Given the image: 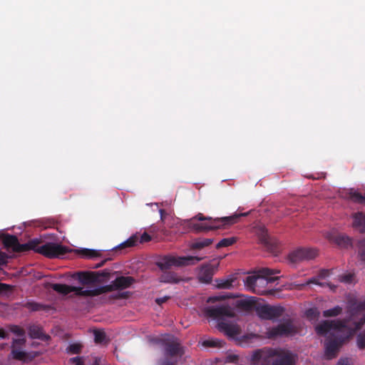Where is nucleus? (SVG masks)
Returning a JSON list of instances; mask_svg holds the SVG:
<instances>
[{
  "label": "nucleus",
  "instance_id": "obj_1",
  "mask_svg": "<svg viewBox=\"0 0 365 365\" xmlns=\"http://www.w3.org/2000/svg\"><path fill=\"white\" fill-rule=\"evenodd\" d=\"M346 320H324L316 327V331L319 335L330 334L324 341L325 359L331 360L338 356V353L343 344L349 338V335L344 336L341 331L347 327Z\"/></svg>",
  "mask_w": 365,
  "mask_h": 365
},
{
  "label": "nucleus",
  "instance_id": "obj_2",
  "mask_svg": "<svg viewBox=\"0 0 365 365\" xmlns=\"http://www.w3.org/2000/svg\"><path fill=\"white\" fill-rule=\"evenodd\" d=\"M295 356L289 351L264 347L253 351L251 365H295Z\"/></svg>",
  "mask_w": 365,
  "mask_h": 365
},
{
  "label": "nucleus",
  "instance_id": "obj_3",
  "mask_svg": "<svg viewBox=\"0 0 365 365\" xmlns=\"http://www.w3.org/2000/svg\"><path fill=\"white\" fill-rule=\"evenodd\" d=\"M153 341L161 347L163 354V357L158 359L157 365H178L185 351L177 337L167 335L162 338H155Z\"/></svg>",
  "mask_w": 365,
  "mask_h": 365
},
{
  "label": "nucleus",
  "instance_id": "obj_4",
  "mask_svg": "<svg viewBox=\"0 0 365 365\" xmlns=\"http://www.w3.org/2000/svg\"><path fill=\"white\" fill-rule=\"evenodd\" d=\"M249 212H242L228 217L212 218L198 213L189 220V226L196 232L220 229L237 223L241 217L247 216Z\"/></svg>",
  "mask_w": 365,
  "mask_h": 365
},
{
  "label": "nucleus",
  "instance_id": "obj_5",
  "mask_svg": "<svg viewBox=\"0 0 365 365\" xmlns=\"http://www.w3.org/2000/svg\"><path fill=\"white\" fill-rule=\"evenodd\" d=\"M115 279L113 280L110 284L99 287L94 289H83L81 287L69 286L64 284H52L51 288L58 293L63 295L74 292L76 295L82 297H95L102 294L103 293L113 292L117 290L118 287L115 286Z\"/></svg>",
  "mask_w": 365,
  "mask_h": 365
},
{
  "label": "nucleus",
  "instance_id": "obj_6",
  "mask_svg": "<svg viewBox=\"0 0 365 365\" xmlns=\"http://www.w3.org/2000/svg\"><path fill=\"white\" fill-rule=\"evenodd\" d=\"M279 273V270L269 268H262L258 270L257 275L247 276L244 280L247 289L259 295H267L271 290L262 289L258 287V282H265L264 277Z\"/></svg>",
  "mask_w": 365,
  "mask_h": 365
},
{
  "label": "nucleus",
  "instance_id": "obj_7",
  "mask_svg": "<svg viewBox=\"0 0 365 365\" xmlns=\"http://www.w3.org/2000/svg\"><path fill=\"white\" fill-rule=\"evenodd\" d=\"M202 259L203 257L192 256L175 257L168 255L158 260L156 262V265L163 272L169 270L173 266L181 267L195 264Z\"/></svg>",
  "mask_w": 365,
  "mask_h": 365
},
{
  "label": "nucleus",
  "instance_id": "obj_8",
  "mask_svg": "<svg viewBox=\"0 0 365 365\" xmlns=\"http://www.w3.org/2000/svg\"><path fill=\"white\" fill-rule=\"evenodd\" d=\"M297 333L298 328L291 319L273 327L267 331L268 337L270 339H274L278 336H292Z\"/></svg>",
  "mask_w": 365,
  "mask_h": 365
},
{
  "label": "nucleus",
  "instance_id": "obj_9",
  "mask_svg": "<svg viewBox=\"0 0 365 365\" xmlns=\"http://www.w3.org/2000/svg\"><path fill=\"white\" fill-rule=\"evenodd\" d=\"M68 252V248L67 247L54 242H47L42 245H38V250H36L37 253L51 259L61 257Z\"/></svg>",
  "mask_w": 365,
  "mask_h": 365
},
{
  "label": "nucleus",
  "instance_id": "obj_10",
  "mask_svg": "<svg viewBox=\"0 0 365 365\" xmlns=\"http://www.w3.org/2000/svg\"><path fill=\"white\" fill-rule=\"evenodd\" d=\"M317 256V250L309 247H299L292 251L288 255L291 263L297 264L305 260L314 259Z\"/></svg>",
  "mask_w": 365,
  "mask_h": 365
},
{
  "label": "nucleus",
  "instance_id": "obj_11",
  "mask_svg": "<svg viewBox=\"0 0 365 365\" xmlns=\"http://www.w3.org/2000/svg\"><path fill=\"white\" fill-rule=\"evenodd\" d=\"M285 309L281 306L262 304L256 307V312L259 318L266 320H273L280 317Z\"/></svg>",
  "mask_w": 365,
  "mask_h": 365
},
{
  "label": "nucleus",
  "instance_id": "obj_12",
  "mask_svg": "<svg viewBox=\"0 0 365 365\" xmlns=\"http://www.w3.org/2000/svg\"><path fill=\"white\" fill-rule=\"evenodd\" d=\"M205 316L214 319H222L224 317H233L234 312L228 305H221L219 307H208L204 309Z\"/></svg>",
  "mask_w": 365,
  "mask_h": 365
},
{
  "label": "nucleus",
  "instance_id": "obj_13",
  "mask_svg": "<svg viewBox=\"0 0 365 365\" xmlns=\"http://www.w3.org/2000/svg\"><path fill=\"white\" fill-rule=\"evenodd\" d=\"M219 266V262L215 263H207L202 265L198 272L199 281L203 283H210L212 277L215 272L217 270Z\"/></svg>",
  "mask_w": 365,
  "mask_h": 365
},
{
  "label": "nucleus",
  "instance_id": "obj_14",
  "mask_svg": "<svg viewBox=\"0 0 365 365\" xmlns=\"http://www.w3.org/2000/svg\"><path fill=\"white\" fill-rule=\"evenodd\" d=\"M217 328L219 331L232 339H235L241 334V328L239 325L234 323L223 321L219 322Z\"/></svg>",
  "mask_w": 365,
  "mask_h": 365
},
{
  "label": "nucleus",
  "instance_id": "obj_15",
  "mask_svg": "<svg viewBox=\"0 0 365 365\" xmlns=\"http://www.w3.org/2000/svg\"><path fill=\"white\" fill-rule=\"evenodd\" d=\"M38 244H40V242L37 239L31 240L27 243L24 244H20L19 242H18L15 252H25L29 250H34L35 252H36Z\"/></svg>",
  "mask_w": 365,
  "mask_h": 365
},
{
  "label": "nucleus",
  "instance_id": "obj_16",
  "mask_svg": "<svg viewBox=\"0 0 365 365\" xmlns=\"http://www.w3.org/2000/svg\"><path fill=\"white\" fill-rule=\"evenodd\" d=\"M73 278L78 279L82 284H88L96 280V277L91 272H76L73 275Z\"/></svg>",
  "mask_w": 365,
  "mask_h": 365
},
{
  "label": "nucleus",
  "instance_id": "obj_17",
  "mask_svg": "<svg viewBox=\"0 0 365 365\" xmlns=\"http://www.w3.org/2000/svg\"><path fill=\"white\" fill-rule=\"evenodd\" d=\"M159 280L160 282L163 283L177 284L181 279L175 272L168 270L163 271V274L159 277Z\"/></svg>",
  "mask_w": 365,
  "mask_h": 365
},
{
  "label": "nucleus",
  "instance_id": "obj_18",
  "mask_svg": "<svg viewBox=\"0 0 365 365\" xmlns=\"http://www.w3.org/2000/svg\"><path fill=\"white\" fill-rule=\"evenodd\" d=\"M135 282V279L133 277L120 276L116 277L115 286L118 289H124L130 287Z\"/></svg>",
  "mask_w": 365,
  "mask_h": 365
},
{
  "label": "nucleus",
  "instance_id": "obj_19",
  "mask_svg": "<svg viewBox=\"0 0 365 365\" xmlns=\"http://www.w3.org/2000/svg\"><path fill=\"white\" fill-rule=\"evenodd\" d=\"M353 227L361 232H365V215L362 212H356L353 216Z\"/></svg>",
  "mask_w": 365,
  "mask_h": 365
},
{
  "label": "nucleus",
  "instance_id": "obj_20",
  "mask_svg": "<svg viewBox=\"0 0 365 365\" xmlns=\"http://www.w3.org/2000/svg\"><path fill=\"white\" fill-rule=\"evenodd\" d=\"M2 242L6 249H11L15 252L19 240L15 235L6 234L3 237Z\"/></svg>",
  "mask_w": 365,
  "mask_h": 365
},
{
  "label": "nucleus",
  "instance_id": "obj_21",
  "mask_svg": "<svg viewBox=\"0 0 365 365\" xmlns=\"http://www.w3.org/2000/svg\"><path fill=\"white\" fill-rule=\"evenodd\" d=\"M238 307L245 310V311H251L254 308L256 309V298L255 297H250L248 299H244L237 301Z\"/></svg>",
  "mask_w": 365,
  "mask_h": 365
},
{
  "label": "nucleus",
  "instance_id": "obj_22",
  "mask_svg": "<svg viewBox=\"0 0 365 365\" xmlns=\"http://www.w3.org/2000/svg\"><path fill=\"white\" fill-rule=\"evenodd\" d=\"M236 277L233 275L230 276L227 279H217V287L219 289H231L233 287V283L235 281Z\"/></svg>",
  "mask_w": 365,
  "mask_h": 365
},
{
  "label": "nucleus",
  "instance_id": "obj_23",
  "mask_svg": "<svg viewBox=\"0 0 365 365\" xmlns=\"http://www.w3.org/2000/svg\"><path fill=\"white\" fill-rule=\"evenodd\" d=\"M213 242L211 238H199L193 242L191 245L192 250H200L210 245Z\"/></svg>",
  "mask_w": 365,
  "mask_h": 365
},
{
  "label": "nucleus",
  "instance_id": "obj_24",
  "mask_svg": "<svg viewBox=\"0 0 365 365\" xmlns=\"http://www.w3.org/2000/svg\"><path fill=\"white\" fill-rule=\"evenodd\" d=\"M333 241L342 247H348L351 245V238L344 235H337L333 238Z\"/></svg>",
  "mask_w": 365,
  "mask_h": 365
},
{
  "label": "nucleus",
  "instance_id": "obj_25",
  "mask_svg": "<svg viewBox=\"0 0 365 365\" xmlns=\"http://www.w3.org/2000/svg\"><path fill=\"white\" fill-rule=\"evenodd\" d=\"M94 341L96 344H108L109 339H107L106 334L103 330H94Z\"/></svg>",
  "mask_w": 365,
  "mask_h": 365
},
{
  "label": "nucleus",
  "instance_id": "obj_26",
  "mask_svg": "<svg viewBox=\"0 0 365 365\" xmlns=\"http://www.w3.org/2000/svg\"><path fill=\"white\" fill-rule=\"evenodd\" d=\"M29 334L32 339H41L43 336V331L39 326L33 324L29 327Z\"/></svg>",
  "mask_w": 365,
  "mask_h": 365
},
{
  "label": "nucleus",
  "instance_id": "obj_27",
  "mask_svg": "<svg viewBox=\"0 0 365 365\" xmlns=\"http://www.w3.org/2000/svg\"><path fill=\"white\" fill-rule=\"evenodd\" d=\"M224 341L217 339H210L204 340L202 345L205 347L221 348L223 346Z\"/></svg>",
  "mask_w": 365,
  "mask_h": 365
},
{
  "label": "nucleus",
  "instance_id": "obj_28",
  "mask_svg": "<svg viewBox=\"0 0 365 365\" xmlns=\"http://www.w3.org/2000/svg\"><path fill=\"white\" fill-rule=\"evenodd\" d=\"M138 237L137 235H133L129 237L127 240L122 242L118 247V249H124L128 247H132L138 245Z\"/></svg>",
  "mask_w": 365,
  "mask_h": 365
},
{
  "label": "nucleus",
  "instance_id": "obj_29",
  "mask_svg": "<svg viewBox=\"0 0 365 365\" xmlns=\"http://www.w3.org/2000/svg\"><path fill=\"white\" fill-rule=\"evenodd\" d=\"M78 252L84 258L92 259L100 255L98 251L83 248L78 251Z\"/></svg>",
  "mask_w": 365,
  "mask_h": 365
},
{
  "label": "nucleus",
  "instance_id": "obj_30",
  "mask_svg": "<svg viewBox=\"0 0 365 365\" xmlns=\"http://www.w3.org/2000/svg\"><path fill=\"white\" fill-rule=\"evenodd\" d=\"M24 307L32 312L40 311L46 309L45 305L34 302H27L24 304Z\"/></svg>",
  "mask_w": 365,
  "mask_h": 365
},
{
  "label": "nucleus",
  "instance_id": "obj_31",
  "mask_svg": "<svg viewBox=\"0 0 365 365\" xmlns=\"http://www.w3.org/2000/svg\"><path fill=\"white\" fill-rule=\"evenodd\" d=\"M342 312V308L339 306H336L334 308L324 310L323 312V316L324 317H332L339 315Z\"/></svg>",
  "mask_w": 365,
  "mask_h": 365
},
{
  "label": "nucleus",
  "instance_id": "obj_32",
  "mask_svg": "<svg viewBox=\"0 0 365 365\" xmlns=\"http://www.w3.org/2000/svg\"><path fill=\"white\" fill-rule=\"evenodd\" d=\"M11 354L13 355L14 359L19 361H25L27 356L26 352L21 349H19L16 347L12 348Z\"/></svg>",
  "mask_w": 365,
  "mask_h": 365
},
{
  "label": "nucleus",
  "instance_id": "obj_33",
  "mask_svg": "<svg viewBox=\"0 0 365 365\" xmlns=\"http://www.w3.org/2000/svg\"><path fill=\"white\" fill-rule=\"evenodd\" d=\"M236 242L235 237L223 238L217 245L216 248L220 249L221 247H229L233 245Z\"/></svg>",
  "mask_w": 365,
  "mask_h": 365
},
{
  "label": "nucleus",
  "instance_id": "obj_34",
  "mask_svg": "<svg viewBox=\"0 0 365 365\" xmlns=\"http://www.w3.org/2000/svg\"><path fill=\"white\" fill-rule=\"evenodd\" d=\"M82 345L78 343H73L70 344L66 348L67 353L72 354H79L81 351Z\"/></svg>",
  "mask_w": 365,
  "mask_h": 365
},
{
  "label": "nucleus",
  "instance_id": "obj_35",
  "mask_svg": "<svg viewBox=\"0 0 365 365\" xmlns=\"http://www.w3.org/2000/svg\"><path fill=\"white\" fill-rule=\"evenodd\" d=\"M356 345L361 350L365 349V329L357 335Z\"/></svg>",
  "mask_w": 365,
  "mask_h": 365
},
{
  "label": "nucleus",
  "instance_id": "obj_36",
  "mask_svg": "<svg viewBox=\"0 0 365 365\" xmlns=\"http://www.w3.org/2000/svg\"><path fill=\"white\" fill-rule=\"evenodd\" d=\"M9 331L19 336H24L25 331L23 328L18 325H10Z\"/></svg>",
  "mask_w": 365,
  "mask_h": 365
},
{
  "label": "nucleus",
  "instance_id": "obj_37",
  "mask_svg": "<svg viewBox=\"0 0 365 365\" xmlns=\"http://www.w3.org/2000/svg\"><path fill=\"white\" fill-rule=\"evenodd\" d=\"M351 199L352 201L365 205V195H362L359 192H354L351 195Z\"/></svg>",
  "mask_w": 365,
  "mask_h": 365
},
{
  "label": "nucleus",
  "instance_id": "obj_38",
  "mask_svg": "<svg viewBox=\"0 0 365 365\" xmlns=\"http://www.w3.org/2000/svg\"><path fill=\"white\" fill-rule=\"evenodd\" d=\"M359 256L361 261L365 262V239L359 242Z\"/></svg>",
  "mask_w": 365,
  "mask_h": 365
},
{
  "label": "nucleus",
  "instance_id": "obj_39",
  "mask_svg": "<svg viewBox=\"0 0 365 365\" xmlns=\"http://www.w3.org/2000/svg\"><path fill=\"white\" fill-rule=\"evenodd\" d=\"M277 279H278L277 277H272V275L265 277H264L265 282H258V287L262 289V286L267 284L268 283H272Z\"/></svg>",
  "mask_w": 365,
  "mask_h": 365
},
{
  "label": "nucleus",
  "instance_id": "obj_40",
  "mask_svg": "<svg viewBox=\"0 0 365 365\" xmlns=\"http://www.w3.org/2000/svg\"><path fill=\"white\" fill-rule=\"evenodd\" d=\"M314 284L319 285L320 287H324L325 286V283H322V282H319L318 277H312V278L309 279L306 282V284Z\"/></svg>",
  "mask_w": 365,
  "mask_h": 365
},
{
  "label": "nucleus",
  "instance_id": "obj_41",
  "mask_svg": "<svg viewBox=\"0 0 365 365\" xmlns=\"http://www.w3.org/2000/svg\"><path fill=\"white\" fill-rule=\"evenodd\" d=\"M354 275L351 274H346L341 276V281L346 283H351L353 280Z\"/></svg>",
  "mask_w": 365,
  "mask_h": 365
},
{
  "label": "nucleus",
  "instance_id": "obj_42",
  "mask_svg": "<svg viewBox=\"0 0 365 365\" xmlns=\"http://www.w3.org/2000/svg\"><path fill=\"white\" fill-rule=\"evenodd\" d=\"M151 240V237L147 232H144L141 235L140 239L138 238V242L140 243L147 242Z\"/></svg>",
  "mask_w": 365,
  "mask_h": 365
},
{
  "label": "nucleus",
  "instance_id": "obj_43",
  "mask_svg": "<svg viewBox=\"0 0 365 365\" xmlns=\"http://www.w3.org/2000/svg\"><path fill=\"white\" fill-rule=\"evenodd\" d=\"M365 324V314H363L360 319L355 323V329L359 330Z\"/></svg>",
  "mask_w": 365,
  "mask_h": 365
},
{
  "label": "nucleus",
  "instance_id": "obj_44",
  "mask_svg": "<svg viewBox=\"0 0 365 365\" xmlns=\"http://www.w3.org/2000/svg\"><path fill=\"white\" fill-rule=\"evenodd\" d=\"M21 337L22 338H21V339H14L12 348L16 347V346H22L25 344V342H26L25 338L24 336H21Z\"/></svg>",
  "mask_w": 365,
  "mask_h": 365
},
{
  "label": "nucleus",
  "instance_id": "obj_45",
  "mask_svg": "<svg viewBox=\"0 0 365 365\" xmlns=\"http://www.w3.org/2000/svg\"><path fill=\"white\" fill-rule=\"evenodd\" d=\"M70 361L73 364H75V365H84L83 361L81 360V358L78 356L70 359Z\"/></svg>",
  "mask_w": 365,
  "mask_h": 365
},
{
  "label": "nucleus",
  "instance_id": "obj_46",
  "mask_svg": "<svg viewBox=\"0 0 365 365\" xmlns=\"http://www.w3.org/2000/svg\"><path fill=\"white\" fill-rule=\"evenodd\" d=\"M7 262L6 255L0 251V265L5 264Z\"/></svg>",
  "mask_w": 365,
  "mask_h": 365
},
{
  "label": "nucleus",
  "instance_id": "obj_47",
  "mask_svg": "<svg viewBox=\"0 0 365 365\" xmlns=\"http://www.w3.org/2000/svg\"><path fill=\"white\" fill-rule=\"evenodd\" d=\"M329 271L328 269H322L319 272V273L318 274V277L320 279H324V278L327 277V276H329Z\"/></svg>",
  "mask_w": 365,
  "mask_h": 365
},
{
  "label": "nucleus",
  "instance_id": "obj_48",
  "mask_svg": "<svg viewBox=\"0 0 365 365\" xmlns=\"http://www.w3.org/2000/svg\"><path fill=\"white\" fill-rule=\"evenodd\" d=\"M261 240H262V242L263 244H264L265 245H269V237H268L267 233L262 234V237H261Z\"/></svg>",
  "mask_w": 365,
  "mask_h": 365
},
{
  "label": "nucleus",
  "instance_id": "obj_49",
  "mask_svg": "<svg viewBox=\"0 0 365 365\" xmlns=\"http://www.w3.org/2000/svg\"><path fill=\"white\" fill-rule=\"evenodd\" d=\"M169 298H170L169 297H160V298H157L155 299V302L158 304L161 305L162 304L166 302Z\"/></svg>",
  "mask_w": 365,
  "mask_h": 365
},
{
  "label": "nucleus",
  "instance_id": "obj_50",
  "mask_svg": "<svg viewBox=\"0 0 365 365\" xmlns=\"http://www.w3.org/2000/svg\"><path fill=\"white\" fill-rule=\"evenodd\" d=\"M336 365H349V360L348 358L340 359Z\"/></svg>",
  "mask_w": 365,
  "mask_h": 365
},
{
  "label": "nucleus",
  "instance_id": "obj_51",
  "mask_svg": "<svg viewBox=\"0 0 365 365\" xmlns=\"http://www.w3.org/2000/svg\"><path fill=\"white\" fill-rule=\"evenodd\" d=\"M11 287L6 284L0 283V292H6L9 290Z\"/></svg>",
  "mask_w": 365,
  "mask_h": 365
},
{
  "label": "nucleus",
  "instance_id": "obj_52",
  "mask_svg": "<svg viewBox=\"0 0 365 365\" xmlns=\"http://www.w3.org/2000/svg\"><path fill=\"white\" fill-rule=\"evenodd\" d=\"M8 336L9 334L6 332V331L4 329L0 328V338L6 339L8 338Z\"/></svg>",
  "mask_w": 365,
  "mask_h": 365
},
{
  "label": "nucleus",
  "instance_id": "obj_53",
  "mask_svg": "<svg viewBox=\"0 0 365 365\" xmlns=\"http://www.w3.org/2000/svg\"><path fill=\"white\" fill-rule=\"evenodd\" d=\"M357 309L359 311H364L365 310V300L362 302H360L358 305H357Z\"/></svg>",
  "mask_w": 365,
  "mask_h": 365
},
{
  "label": "nucleus",
  "instance_id": "obj_54",
  "mask_svg": "<svg viewBox=\"0 0 365 365\" xmlns=\"http://www.w3.org/2000/svg\"><path fill=\"white\" fill-rule=\"evenodd\" d=\"M314 312L315 310L314 309H309L308 310H307L306 314L307 317H312V315L314 314Z\"/></svg>",
  "mask_w": 365,
  "mask_h": 365
},
{
  "label": "nucleus",
  "instance_id": "obj_55",
  "mask_svg": "<svg viewBox=\"0 0 365 365\" xmlns=\"http://www.w3.org/2000/svg\"><path fill=\"white\" fill-rule=\"evenodd\" d=\"M127 295H128V292H123V293H121L120 294H119V296L118 297V298H125V297H127Z\"/></svg>",
  "mask_w": 365,
  "mask_h": 365
},
{
  "label": "nucleus",
  "instance_id": "obj_56",
  "mask_svg": "<svg viewBox=\"0 0 365 365\" xmlns=\"http://www.w3.org/2000/svg\"><path fill=\"white\" fill-rule=\"evenodd\" d=\"M105 262H106V260L102 261L101 263L96 264L94 267L95 268L101 267V266H103Z\"/></svg>",
  "mask_w": 365,
  "mask_h": 365
},
{
  "label": "nucleus",
  "instance_id": "obj_57",
  "mask_svg": "<svg viewBox=\"0 0 365 365\" xmlns=\"http://www.w3.org/2000/svg\"><path fill=\"white\" fill-rule=\"evenodd\" d=\"M226 298H229V297H225V296H222V297H220L218 298H215V300H217V299H225Z\"/></svg>",
  "mask_w": 365,
  "mask_h": 365
},
{
  "label": "nucleus",
  "instance_id": "obj_58",
  "mask_svg": "<svg viewBox=\"0 0 365 365\" xmlns=\"http://www.w3.org/2000/svg\"><path fill=\"white\" fill-rule=\"evenodd\" d=\"M93 365H98L97 363L93 364Z\"/></svg>",
  "mask_w": 365,
  "mask_h": 365
}]
</instances>
